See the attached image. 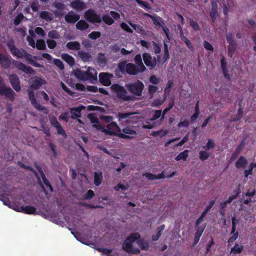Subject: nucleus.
<instances>
[{"instance_id": "54", "label": "nucleus", "mask_w": 256, "mask_h": 256, "mask_svg": "<svg viewBox=\"0 0 256 256\" xmlns=\"http://www.w3.org/2000/svg\"><path fill=\"white\" fill-rule=\"evenodd\" d=\"M107 128L109 130H118L120 131V128L118 126L116 122H111L107 126Z\"/></svg>"}, {"instance_id": "47", "label": "nucleus", "mask_w": 256, "mask_h": 256, "mask_svg": "<svg viewBox=\"0 0 256 256\" xmlns=\"http://www.w3.org/2000/svg\"><path fill=\"white\" fill-rule=\"evenodd\" d=\"M102 20L105 24L108 26L112 25L114 22L113 18L108 14L103 15Z\"/></svg>"}, {"instance_id": "39", "label": "nucleus", "mask_w": 256, "mask_h": 256, "mask_svg": "<svg viewBox=\"0 0 256 256\" xmlns=\"http://www.w3.org/2000/svg\"><path fill=\"white\" fill-rule=\"evenodd\" d=\"M239 108L238 110V113L235 117H234L232 120V122H236L242 118L243 117L244 112L242 108V106L240 104H239Z\"/></svg>"}, {"instance_id": "37", "label": "nucleus", "mask_w": 256, "mask_h": 256, "mask_svg": "<svg viewBox=\"0 0 256 256\" xmlns=\"http://www.w3.org/2000/svg\"><path fill=\"white\" fill-rule=\"evenodd\" d=\"M34 166L36 167V170H38V172L40 173L44 184L46 185V184H48L50 182L46 178L41 166H40L38 164H36V163L34 164Z\"/></svg>"}, {"instance_id": "38", "label": "nucleus", "mask_w": 256, "mask_h": 256, "mask_svg": "<svg viewBox=\"0 0 256 256\" xmlns=\"http://www.w3.org/2000/svg\"><path fill=\"white\" fill-rule=\"evenodd\" d=\"M128 23L138 34H144L145 33L144 30L141 26L134 24L130 21H128Z\"/></svg>"}, {"instance_id": "21", "label": "nucleus", "mask_w": 256, "mask_h": 256, "mask_svg": "<svg viewBox=\"0 0 256 256\" xmlns=\"http://www.w3.org/2000/svg\"><path fill=\"white\" fill-rule=\"evenodd\" d=\"M84 108L82 106L78 107H73L70 108V117L73 119L80 118L81 116V111Z\"/></svg>"}, {"instance_id": "3", "label": "nucleus", "mask_w": 256, "mask_h": 256, "mask_svg": "<svg viewBox=\"0 0 256 256\" xmlns=\"http://www.w3.org/2000/svg\"><path fill=\"white\" fill-rule=\"evenodd\" d=\"M110 88L118 99L126 102L133 100L132 96L128 94L126 90L123 86L118 84H114L111 86Z\"/></svg>"}, {"instance_id": "36", "label": "nucleus", "mask_w": 256, "mask_h": 256, "mask_svg": "<svg viewBox=\"0 0 256 256\" xmlns=\"http://www.w3.org/2000/svg\"><path fill=\"white\" fill-rule=\"evenodd\" d=\"M244 246L242 245L240 246L236 243L234 246L231 248L230 253L234 254H240L244 250Z\"/></svg>"}, {"instance_id": "57", "label": "nucleus", "mask_w": 256, "mask_h": 256, "mask_svg": "<svg viewBox=\"0 0 256 256\" xmlns=\"http://www.w3.org/2000/svg\"><path fill=\"white\" fill-rule=\"evenodd\" d=\"M210 16L212 18V22H215L217 17L218 16V11L216 10L211 9Z\"/></svg>"}, {"instance_id": "60", "label": "nucleus", "mask_w": 256, "mask_h": 256, "mask_svg": "<svg viewBox=\"0 0 256 256\" xmlns=\"http://www.w3.org/2000/svg\"><path fill=\"white\" fill-rule=\"evenodd\" d=\"M34 108L38 110L42 111L46 114H47L49 112L48 110L46 108L40 105L39 103Z\"/></svg>"}, {"instance_id": "26", "label": "nucleus", "mask_w": 256, "mask_h": 256, "mask_svg": "<svg viewBox=\"0 0 256 256\" xmlns=\"http://www.w3.org/2000/svg\"><path fill=\"white\" fill-rule=\"evenodd\" d=\"M248 164L246 158L244 156H240L235 163V166L238 169L245 168Z\"/></svg>"}, {"instance_id": "34", "label": "nucleus", "mask_w": 256, "mask_h": 256, "mask_svg": "<svg viewBox=\"0 0 256 256\" xmlns=\"http://www.w3.org/2000/svg\"><path fill=\"white\" fill-rule=\"evenodd\" d=\"M240 186V185L239 184L238 188H237L234 191V194L230 196L226 200L224 201L226 204H230V202H232L234 200L238 198V196L241 192Z\"/></svg>"}, {"instance_id": "52", "label": "nucleus", "mask_w": 256, "mask_h": 256, "mask_svg": "<svg viewBox=\"0 0 256 256\" xmlns=\"http://www.w3.org/2000/svg\"><path fill=\"white\" fill-rule=\"evenodd\" d=\"M215 146V144L213 142V140L211 139H208V142L205 146H202V148L204 149L210 150L211 148H214Z\"/></svg>"}, {"instance_id": "6", "label": "nucleus", "mask_w": 256, "mask_h": 256, "mask_svg": "<svg viewBox=\"0 0 256 256\" xmlns=\"http://www.w3.org/2000/svg\"><path fill=\"white\" fill-rule=\"evenodd\" d=\"M16 95L12 88L6 86L3 78L0 76V96H4L10 101L14 102Z\"/></svg>"}, {"instance_id": "64", "label": "nucleus", "mask_w": 256, "mask_h": 256, "mask_svg": "<svg viewBox=\"0 0 256 256\" xmlns=\"http://www.w3.org/2000/svg\"><path fill=\"white\" fill-rule=\"evenodd\" d=\"M46 42L48 44V46L50 49H54L56 46V42L55 40H47Z\"/></svg>"}, {"instance_id": "25", "label": "nucleus", "mask_w": 256, "mask_h": 256, "mask_svg": "<svg viewBox=\"0 0 256 256\" xmlns=\"http://www.w3.org/2000/svg\"><path fill=\"white\" fill-rule=\"evenodd\" d=\"M46 81L41 78H36L33 80L30 84V88L34 90L38 89L42 85L45 84Z\"/></svg>"}, {"instance_id": "58", "label": "nucleus", "mask_w": 256, "mask_h": 256, "mask_svg": "<svg viewBox=\"0 0 256 256\" xmlns=\"http://www.w3.org/2000/svg\"><path fill=\"white\" fill-rule=\"evenodd\" d=\"M190 24L194 30L196 31L200 30V28L197 22L191 19L190 20Z\"/></svg>"}, {"instance_id": "10", "label": "nucleus", "mask_w": 256, "mask_h": 256, "mask_svg": "<svg viewBox=\"0 0 256 256\" xmlns=\"http://www.w3.org/2000/svg\"><path fill=\"white\" fill-rule=\"evenodd\" d=\"M232 228L230 232V234L232 235L230 236L228 240V243H232L238 238V232H236V225L238 222V220L236 218L235 216L232 218Z\"/></svg>"}, {"instance_id": "28", "label": "nucleus", "mask_w": 256, "mask_h": 256, "mask_svg": "<svg viewBox=\"0 0 256 256\" xmlns=\"http://www.w3.org/2000/svg\"><path fill=\"white\" fill-rule=\"evenodd\" d=\"M66 47L68 49L72 50H80V44L79 42L76 41L68 42L66 44Z\"/></svg>"}, {"instance_id": "45", "label": "nucleus", "mask_w": 256, "mask_h": 256, "mask_svg": "<svg viewBox=\"0 0 256 256\" xmlns=\"http://www.w3.org/2000/svg\"><path fill=\"white\" fill-rule=\"evenodd\" d=\"M211 153L206 150H202L199 152L200 159L202 161L206 160L210 156Z\"/></svg>"}, {"instance_id": "61", "label": "nucleus", "mask_w": 256, "mask_h": 256, "mask_svg": "<svg viewBox=\"0 0 256 256\" xmlns=\"http://www.w3.org/2000/svg\"><path fill=\"white\" fill-rule=\"evenodd\" d=\"M94 196V192L92 190H89L84 195V198L85 200H90Z\"/></svg>"}, {"instance_id": "62", "label": "nucleus", "mask_w": 256, "mask_h": 256, "mask_svg": "<svg viewBox=\"0 0 256 256\" xmlns=\"http://www.w3.org/2000/svg\"><path fill=\"white\" fill-rule=\"evenodd\" d=\"M122 132L126 134L136 135V132L130 128H126L122 129Z\"/></svg>"}, {"instance_id": "32", "label": "nucleus", "mask_w": 256, "mask_h": 256, "mask_svg": "<svg viewBox=\"0 0 256 256\" xmlns=\"http://www.w3.org/2000/svg\"><path fill=\"white\" fill-rule=\"evenodd\" d=\"M103 178L102 172H94V184L96 186L100 185Z\"/></svg>"}, {"instance_id": "31", "label": "nucleus", "mask_w": 256, "mask_h": 256, "mask_svg": "<svg viewBox=\"0 0 256 256\" xmlns=\"http://www.w3.org/2000/svg\"><path fill=\"white\" fill-rule=\"evenodd\" d=\"M256 194L255 190H253L252 191L248 190L244 194L246 197H249L248 198L243 200L242 203L244 204L248 205L252 202V198Z\"/></svg>"}, {"instance_id": "49", "label": "nucleus", "mask_w": 256, "mask_h": 256, "mask_svg": "<svg viewBox=\"0 0 256 256\" xmlns=\"http://www.w3.org/2000/svg\"><path fill=\"white\" fill-rule=\"evenodd\" d=\"M134 114L133 112H119L117 114V117L118 118L119 120L126 119L129 118L130 116Z\"/></svg>"}, {"instance_id": "56", "label": "nucleus", "mask_w": 256, "mask_h": 256, "mask_svg": "<svg viewBox=\"0 0 256 256\" xmlns=\"http://www.w3.org/2000/svg\"><path fill=\"white\" fill-rule=\"evenodd\" d=\"M97 60L98 62V63L101 64H106V60L104 57V54H102V52L99 53L98 57L97 58Z\"/></svg>"}, {"instance_id": "55", "label": "nucleus", "mask_w": 256, "mask_h": 256, "mask_svg": "<svg viewBox=\"0 0 256 256\" xmlns=\"http://www.w3.org/2000/svg\"><path fill=\"white\" fill-rule=\"evenodd\" d=\"M48 36L51 38L56 39L59 38L60 35L56 30H53L48 32Z\"/></svg>"}, {"instance_id": "15", "label": "nucleus", "mask_w": 256, "mask_h": 256, "mask_svg": "<svg viewBox=\"0 0 256 256\" xmlns=\"http://www.w3.org/2000/svg\"><path fill=\"white\" fill-rule=\"evenodd\" d=\"M7 46L10 49V53L17 58H24V52L22 50H20L17 48L13 42H9Z\"/></svg>"}, {"instance_id": "33", "label": "nucleus", "mask_w": 256, "mask_h": 256, "mask_svg": "<svg viewBox=\"0 0 256 256\" xmlns=\"http://www.w3.org/2000/svg\"><path fill=\"white\" fill-rule=\"evenodd\" d=\"M62 58L70 66H72L74 64V58L68 54H62Z\"/></svg>"}, {"instance_id": "19", "label": "nucleus", "mask_w": 256, "mask_h": 256, "mask_svg": "<svg viewBox=\"0 0 256 256\" xmlns=\"http://www.w3.org/2000/svg\"><path fill=\"white\" fill-rule=\"evenodd\" d=\"M216 202L215 199H214L210 201L208 204L206 206L204 210L202 212L201 216L198 218L196 222V226H198L204 220V218L205 217L207 213L209 212L210 209L213 206Z\"/></svg>"}, {"instance_id": "16", "label": "nucleus", "mask_w": 256, "mask_h": 256, "mask_svg": "<svg viewBox=\"0 0 256 256\" xmlns=\"http://www.w3.org/2000/svg\"><path fill=\"white\" fill-rule=\"evenodd\" d=\"M50 123L53 127L56 128L58 134L62 135L63 136H66V133L64 129L61 126L60 124L58 121L55 116H54L50 119Z\"/></svg>"}, {"instance_id": "53", "label": "nucleus", "mask_w": 256, "mask_h": 256, "mask_svg": "<svg viewBox=\"0 0 256 256\" xmlns=\"http://www.w3.org/2000/svg\"><path fill=\"white\" fill-rule=\"evenodd\" d=\"M69 112L66 111L61 114L58 116V118L59 119L62 120L66 122H68L69 121Z\"/></svg>"}, {"instance_id": "50", "label": "nucleus", "mask_w": 256, "mask_h": 256, "mask_svg": "<svg viewBox=\"0 0 256 256\" xmlns=\"http://www.w3.org/2000/svg\"><path fill=\"white\" fill-rule=\"evenodd\" d=\"M97 250L102 253L103 254L106 256H110L112 250L106 248H98Z\"/></svg>"}, {"instance_id": "22", "label": "nucleus", "mask_w": 256, "mask_h": 256, "mask_svg": "<svg viewBox=\"0 0 256 256\" xmlns=\"http://www.w3.org/2000/svg\"><path fill=\"white\" fill-rule=\"evenodd\" d=\"M22 52H24V58L30 64L36 68L43 67L42 65H41L40 64L38 63L34 60H32V56L30 54H28L25 50L22 49Z\"/></svg>"}, {"instance_id": "35", "label": "nucleus", "mask_w": 256, "mask_h": 256, "mask_svg": "<svg viewBox=\"0 0 256 256\" xmlns=\"http://www.w3.org/2000/svg\"><path fill=\"white\" fill-rule=\"evenodd\" d=\"M144 15L152 19L154 24L156 26H162V18L160 17L158 18H155L154 16H152L151 14H144Z\"/></svg>"}, {"instance_id": "30", "label": "nucleus", "mask_w": 256, "mask_h": 256, "mask_svg": "<svg viewBox=\"0 0 256 256\" xmlns=\"http://www.w3.org/2000/svg\"><path fill=\"white\" fill-rule=\"evenodd\" d=\"M76 28L80 30H84L89 28V24L84 20H78L76 25Z\"/></svg>"}, {"instance_id": "4", "label": "nucleus", "mask_w": 256, "mask_h": 256, "mask_svg": "<svg viewBox=\"0 0 256 256\" xmlns=\"http://www.w3.org/2000/svg\"><path fill=\"white\" fill-rule=\"evenodd\" d=\"M96 74V70L90 67H88L86 72L78 69L76 70L74 73L75 76L82 80H96L97 76Z\"/></svg>"}, {"instance_id": "44", "label": "nucleus", "mask_w": 256, "mask_h": 256, "mask_svg": "<svg viewBox=\"0 0 256 256\" xmlns=\"http://www.w3.org/2000/svg\"><path fill=\"white\" fill-rule=\"evenodd\" d=\"M36 48L38 50H44L46 49V46L45 42L44 40L40 39L36 41Z\"/></svg>"}, {"instance_id": "63", "label": "nucleus", "mask_w": 256, "mask_h": 256, "mask_svg": "<svg viewBox=\"0 0 256 256\" xmlns=\"http://www.w3.org/2000/svg\"><path fill=\"white\" fill-rule=\"evenodd\" d=\"M150 82L154 84H158L160 82V80L156 76L152 75L150 78Z\"/></svg>"}, {"instance_id": "40", "label": "nucleus", "mask_w": 256, "mask_h": 256, "mask_svg": "<svg viewBox=\"0 0 256 256\" xmlns=\"http://www.w3.org/2000/svg\"><path fill=\"white\" fill-rule=\"evenodd\" d=\"M256 168V162H252L248 166V169L244 171L245 177L248 178V176L251 175L252 173L253 169Z\"/></svg>"}, {"instance_id": "23", "label": "nucleus", "mask_w": 256, "mask_h": 256, "mask_svg": "<svg viewBox=\"0 0 256 256\" xmlns=\"http://www.w3.org/2000/svg\"><path fill=\"white\" fill-rule=\"evenodd\" d=\"M92 126L98 130H100L102 132H104L106 134L110 136H116V133L114 132L113 130H109L108 128H106L102 124H94Z\"/></svg>"}, {"instance_id": "17", "label": "nucleus", "mask_w": 256, "mask_h": 256, "mask_svg": "<svg viewBox=\"0 0 256 256\" xmlns=\"http://www.w3.org/2000/svg\"><path fill=\"white\" fill-rule=\"evenodd\" d=\"M14 66L18 69L22 70L26 74H36L35 70L30 66H27L20 62H16Z\"/></svg>"}, {"instance_id": "24", "label": "nucleus", "mask_w": 256, "mask_h": 256, "mask_svg": "<svg viewBox=\"0 0 256 256\" xmlns=\"http://www.w3.org/2000/svg\"><path fill=\"white\" fill-rule=\"evenodd\" d=\"M134 61L136 64V67L140 70V72H143L146 70V66L142 62V56L140 54H136L135 56Z\"/></svg>"}, {"instance_id": "29", "label": "nucleus", "mask_w": 256, "mask_h": 256, "mask_svg": "<svg viewBox=\"0 0 256 256\" xmlns=\"http://www.w3.org/2000/svg\"><path fill=\"white\" fill-rule=\"evenodd\" d=\"M39 16L42 20L46 22H51L53 20L52 14L48 11H42L40 13Z\"/></svg>"}, {"instance_id": "59", "label": "nucleus", "mask_w": 256, "mask_h": 256, "mask_svg": "<svg viewBox=\"0 0 256 256\" xmlns=\"http://www.w3.org/2000/svg\"><path fill=\"white\" fill-rule=\"evenodd\" d=\"M120 27L122 29H123L124 30L126 31V32H128L129 33H132L133 30H132L128 26V24H126L124 22H122L120 24Z\"/></svg>"}, {"instance_id": "41", "label": "nucleus", "mask_w": 256, "mask_h": 256, "mask_svg": "<svg viewBox=\"0 0 256 256\" xmlns=\"http://www.w3.org/2000/svg\"><path fill=\"white\" fill-rule=\"evenodd\" d=\"M188 150H186L184 152L180 153L175 158V160L177 161H179L180 160H186L187 158L188 157Z\"/></svg>"}, {"instance_id": "8", "label": "nucleus", "mask_w": 256, "mask_h": 256, "mask_svg": "<svg viewBox=\"0 0 256 256\" xmlns=\"http://www.w3.org/2000/svg\"><path fill=\"white\" fill-rule=\"evenodd\" d=\"M84 17L90 23H100L102 22L100 16L96 14L92 9H90L85 12Z\"/></svg>"}, {"instance_id": "20", "label": "nucleus", "mask_w": 256, "mask_h": 256, "mask_svg": "<svg viewBox=\"0 0 256 256\" xmlns=\"http://www.w3.org/2000/svg\"><path fill=\"white\" fill-rule=\"evenodd\" d=\"M70 6L77 12H81L86 8L85 3L80 0H74L70 2Z\"/></svg>"}, {"instance_id": "2", "label": "nucleus", "mask_w": 256, "mask_h": 256, "mask_svg": "<svg viewBox=\"0 0 256 256\" xmlns=\"http://www.w3.org/2000/svg\"><path fill=\"white\" fill-rule=\"evenodd\" d=\"M118 68L122 74L135 76L140 72L136 65L132 63H128L126 60L122 61L118 63Z\"/></svg>"}, {"instance_id": "42", "label": "nucleus", "mask_w": 256, "mask_h": 256, "mask_svg": "<svg viewBox=\"0 0 256 256\" xmlns=\"http://www.w3.org/2000/svg\"><path fill=\"white\" fill-rule=\"evenodd\" d=\"M28 91L29 99H30L32 105L34 107H35L36 106V104H38V102L36 101V100L34 96V92H32V90H28Z\"/></svg>"}, {"instance_id": "14", "label": "nucleus", "mask_w": 256, "mask_h": 256, "mask_svg": "<svg viewBox=\"0 0 256 256\" xmlns=\"http://www.w3.org/2000/svg\"><path fill=\"white\" fill-rule=\"evenodd\" d=\"M53 6L56 8V10L53 11V13L54 14L56 17H62L64 14V11L66 9L65 4L62 2H54Z\"/></svg>"}, {"instance_id": "46", "label": "nucleus", "mask_w": 256, "mask_h": 256, "mask_svg": "<svg viewBox=\"0 0 256 256\" xmlns=\"http://www.w3.org/2000/svg\"><path fill=\"white\" fill-rule=\"evenodd\" d=\"M0 64L4 68L7 69L10 67V61L8 58L4 57L0 61Z\"/></svg>"}, {"instance_id": "18", "label": "nucleus", "mask_w": 256, "mask_h": 256, "mask_svg": "<svg viewBox=\"0 0 256 256\" xmlns=\"http://www.w3.org/2000/svg\"><path fill=\"white\" fill-rule=\"evenodd\" d=\"M80 18V16L74 12H69L64 16L65 20L69 24H74Z\"/></svg>"}, {"instance_id": "51", "label": "nucleus", "mask_w": 256, "mask_h": 256, "mask_svg": "<svg viewBox=\"0 0 256 256\" xmlns=\"http://www.w3.org/2000/svg\"><path fill=\"white\" fill-rule=\"evenodd\" d=\"M101 36V33L100 32L96 31V32H92L91 33H90L88 37L92 40H96V38H100Z\"/></svg>"}, {"instance_id": "9", "label": "nucleus", "mask_w": 256, "mask_h": 256, "mask_svg": "<svg viewBox=\"0 0 256 256\" xmlns=\"http://www.w3.org/2000/svg\"><path fill=\"white\" fill-rule=\"evenodd\" d=\"M142 58L145 64L150 70H152L156 67V60L154 56H152L149 53L145 52L142 54Z\"/></svg>"}, {"instance_id": "48", "label": "nucleus", "mask_w": 256, "mask_h": 256, "mask_svg": "<svg viewBox=\"0 0 256 256\" xmlns=\"http://www.w3.org/2000/svg\"><path fill=\"white\" fill-rule=\"evenodd\" d=\"M24 16L22 13H19L14 20V24L16 26H18L24 20Z\"/></svg>"}, {"instance_id": "1", "label": "nucleus", "mask_w": 256, "mask_h": 256, "mask_svg": "<svg viewBox=\"0 0 256 256\" xmlns=\"http://www.w3.org/2000/svg\"><path fill=\"white\" fill-rule=\"evenodd\" d=\"M140 235L138 232L132 233L126 238L122 244V248L125 252L131 254H138L140 252V250L132 246L134 242L139 239Z\"/></svg>"}, {"instance_id": "27", "label": "nucleus", "mask_w": 256, "mask_h": 256, "mask_svg": "<svg viewBox=\"0 0 256 256\" xmlns=\"http://www.w3.org/2000/svg\"><path fill=\"white\" fill-rule=\"evenodd\" d=\"M80 58L84 62H90L92 59L90 53L83 50H79L78 52Z\"/></svg>"}, {"instance_id": "5", "label": "nucleus", "mask_w": 256, "mask_h": 256, "mask_svg": "<svg viewBox=\"0 0 256 256\" xmlns=\"http://www.w3.org/2000/svg\"><path fill=\"white\" fill-rule=\"evenodd\" d=\"M126 86L129 92L134 96H140L144 86L142 82L138 80L134 82H130L126 84Z\"/></svg>"}, {"instance_id": "13", "label": "nucleus", "mask_w": 256, "mask_h": 256, "mask_svg": "<svg viewBox=\"0 0 256 256\" xmlns=\"http://www.w3.org/2000/svg\"><path fill=\"white\" fill-rule=\"evenodd\" d=\"M15 210L24 213L28 214H36V208L32 206H20L14 208Z\"/></svg>"}, {"instance_id": "12", "label": "nucleus", "mask_w": 256, "mask_h": 256, "mask_svg": "<svg viewBox=\"0 0 256 256\" xmlns=\"http://www.w3.org/2000/svg\"><path fill=\"white\" fill-rule=\"evenodd\" d=\"M8 78L12 88L16 92H20L22 88L18 76L16 74H11L8 76Z\"/></svg>"}, {"instance_id": "7", "label": "nucleus", "mask_w": 256, "mask_h": 256, "mask_svg": "<svg viewBox=\"0 0 256 256\" xmlns=\"http://www.w3.org/2000/svg\"><path fill=\"white\" fill-rule=\"evenodd\" d=\"M227 42L229 44L228 46V56L232 58L237 48V44L233 38V35L230 32L226 34V36Z\"/></svg>"}, {"instance_id": "43", "label": "nucleus", "mask_w": 256, "mask_h": 256, "mask_svg": "<svg viewBox=\"0 0 256 256\" xmlns=\"http://www.w3.org/2000/svg\"><path fill=\"white\" fill-rule=\"evenodd\" d=\"M137 243L142 250H146L148 249V244L142 240H137Z\"/></svg>"}, {"instance_id": "11", "label": "nucleus", "mask_w": 256, "mask_h": 256, "mask_svg": "<svg viewBox=\"0 0 256 256\" xmlns=\"http://www.w3.org/2000/svg\"><path fill=\"white\" fill-rule=\"evenodd\" d=\"M114 77L112 74L108 72H100L98 76L99 82L103 86H110L112 84L111 78Z\"/></svg>"}]
</instances>
